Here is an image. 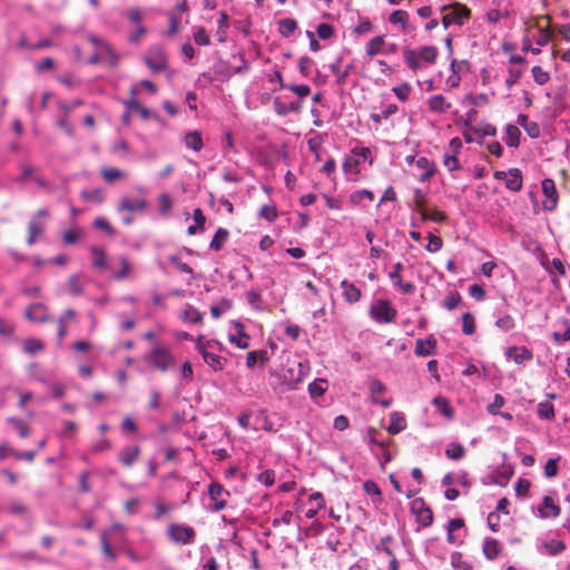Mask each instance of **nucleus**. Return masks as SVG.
I'll list each match as a JSON object with an SVG mask.
<instances>
[{"label":"nucleus","mask_w":570,"mask_h":570,"mask_svg":"<svg viewBox=\"0 0 570 570\" xmlns=\"http://www.w3.org/2000/svg\"><path fill=\"white\" fill-rule=\"evenodd\" d=\"M229 232L223 227H219L210 242V248L219 252L223 248V245L227 242Z\"/></svg>","instance_id":"cd10ccee"},{"label":"nucleus","mask_w":570,"mask_h":570,"mask_svg":"<svg viewBox=\"0 0 570 570\" xmlns=\"http://www.w3.org/2000/svg\"><path fill=\"white\" fill-rule=\"evenodd\" d=\"M445 455L450 460H460L465 455V449L462 444L450 443L445 450Z\"/></svg>","instance_id":"4c0bfd02"},{"label":"nucleus","mask_w":570,"mask_h":570,"mask_svg":"<svg viewBox=\"0 0 570 570\" xmlns=\"http://www.w3.org/2000/svg\"><path fill=\"white\" fill-rule=\"evenodd\" d=\"M68 293L79 296L83 292V282L79 275H71L67 281Z\"/></svg>","instance_id":"7c9ffc66"},{"label":"nucleus","mask_w":570,"mask_h":570,"mask_svg":"<svg viewBox=\"0 0 570 570\" xmlns=\"http://www.w3.org/2000/svg\"><path fill=\"white\" fill-rule=\"evenodd\" d=\"M419 58L428 63H434L438 58V49L434 46H424L417 51Z\"/></svg>","instance_id":"f704fd0d"},{"label":"nucleus","mask_w":570,"mask_h":570,"mask_svg":"<svg viewBox=\"0 0 570 570\" xmlns=\"http://www.w3.org/2000/svg\"><path fill=\"white\" fill-rule=\"evenodd\" d=\"M392 91L401 101H406L411 94V86L407 82H403L392 88Z\"/></svg>","instance_id":"5fc2aeb1"},{"label":"nucleus","mask_w":570,"mask_h":570,"mask_svg":"<svg viewBox=\"0 0 570 570\" xmlns=\"http://www.w3.org/2000/svg\"><path fill=\"white\" fill-rule=\"evenodd\" d=\"M274 106L276 114L279 116H285L291 112L297 114L302 109V102L299 101L285 104L279 100H275Z\"/></svg>","instance_id":"393cba45"},{"label":"nucleus","mask_w":570,"mask_h":570,"mask_svg":"<svg viewBox=\"0 0 570 570\" xmlns=\"http://www.w3.org/2000/svg\"><path fill=\"white\" fill-rule=\"evenodd\" d=\"M259 216L272 223L277 218V210L274 206L264 205L259 210Z\"/></svg>","instance_id":"338daca9"},{"label":"nucleus","mask_w":570,"mask_h":570,"mask_svg":"<svg viewBox=\"0 0 570 570\" xmlns=\"http://www.w3.org/2000/svg\"><path fill=\"white\" fill-rule=\"evenodd\" d=\"M342 58H338L335 62L330 66L331 71L336 76L337 85H344L347 77L350 76L353 66L348 65L345 69H341Z\"/></svg>","instance_id":"5701e85b"},{"label":"nucleus","mask_w":570,"mask_h":570,"mask_svg":"<svg viewBox=\"0 0 570 570\" xmlns=\"http://www.w3.org/2000/svg\"><path fill=\"white\" fill-rule=\"evenodd\" d=\"M403 271V264L397 262L393 265V271L389 274L393 285L399 288L402 294L412 295L415 292V285L411 282H403L401 272Z\"/></svg>","instance_id":"0eeeda50"},{"label":"nucleus","mask_w":570,"mask_h":570,"mask_svg":"<svg viewBox=\"0 0 570 570\" xmlns=\"http://www.w3.org/2000/svg\"><path fill=\"white\" fill-rule=\"evenodd\" d=\"M462 302V297L459 293H451L449 294L444 302H443V306L449 309V311H452L454 308H456Z\"/></svg>","instance_id":"4d7b16f0"},{"label":"nucleus","mask_w":570,"mask_h":570,"mask_svg":"<svg viewBox=\"0 0 570 570\" xmlns=\"http://www.w3.org/2000/svg\"><path fill=\"white\" fill-rule=\"evenodd\" d=\"M81 235L82 233L80 229L70 228L63 232L62 239L66 244H76L80 239Z\"/></svg>","instance_id":"13d9d810"},{"label":"nucleus","mask_w":570,"mask_h":570,"mask_svg":"<svg viewBox=\"0 0 570 570\" xmlns=\"http://www.w3.org/2000/svg\"><path fill=\"white\" fill-rule=\"evenodd\" d=\"M520 129L514 125H508L505 128V144L509 147H518L520 144Z\"/></svg>","instance_id":"c85d7f7f"},{"label":"nucleus","mask_w":570,"mask_h":570,"mask_svg":"<svg viewBox=\"0 0 570 570\" xmlns=\"http://www.w3.org/2000/svg\"><path fill=\"white\" fill-rule=\"evenodd\" d=\"M147 206V202L145 198H135L131 199L127 196L121 197L120 203L118 205L117 210L119 213L127 212L129 214H132L135 212H142L145 210Z\"/></svg>","instance_id":"9b49d317"},{"label":"nucleus","mask_w":570,"mask_h":570,"mask_svg":"<svg viewBox=\"0 0 570 570\" xmlns=\"http://www.w3.org/2000/svg\"><path fill=\"white\" fill-rule=\"evenodd\" d=\"M94 226L97 229L105 230L110 236H114L116 234L115 229L111 227L109 222L104 217H97L94 222Z\"/></svg>","instance_id":"774afa93"},{"label":"nucleus","mask_w":570,"mask_h":570,"mask_svg":"<svg viewBox=\"0 0 570 570\" xmlns=\"http://www.w3.org/2000/svg\"><path fill=\"white\" fill-rule=\"evenodd\" d=\"M307 367L297 360H287L281 370L282 385L286 390H294L304 380Z\"/></svg>","instance_id":"f257e3e1"},{"label":"nucleus","mask_w":570,"mask_h":570,"mask_svg":"<svg viewBox=\"0 0 570 570\" xmlns=\"http://www.w3.org/2000/svg\"><path fill=\"white\" fill-rule=\"evenodd\" d=\"M403 57H404L405 63L407 65V67L410 69L415 71L421 68L419 55L414 49L404 48Z\"/></svg>","instance_id":"473e14b6"},{"label":"nucleus","mask_w":570,"mask_h":570,"mask_svg":"<svg viewBox=\"0 0 570 570\" xmlns=\"http://www.w3.org/2000/svg\"><path fill=\"white\" fill-rule=\"evenodd\" d=\"M428 238H429V244L425 247V249L428 252L435 253L442 248L443 242H442L441 237H439L434 234H429Z\"/></svg>","instance_id":"e2e57ef3"},{"label":"nucleus","mask_w":570,"mask_h":570,"mask_svg":"<svg viewBox=\"0 0 570 570\" xmlns=\"http://www.w3.org/2000/svg\"><path fill=\"white\" fill-rule=\"evenodd\" d=\"M523 186V178L521 170L518 168H511L508 171V176L505 178V187L511 191H520Z\"/></svg>","instance_id":"a211bd4d"},{"label":"nucleus","mask_w":570,"mask_h":570,"mask_svg":"<svg viewBox=\"0 0 570 570\" xmlns=\"http://www.w3.org/2000/svg\"><path fill=\"white\" fill-rule=\"evenodd\" d=\"M411 510L416 515V521L422 527H430L433 523V512L422 498L413 500Z\"/></svg>","instance_id":"423d86ee"},{"label":"nucleus","mask_w":570,"mask_h":570,"mask_svg":"<svg viewBox=\"0 0 570 570\" xmlns=\"http://www.w3.org/2000/svg\"><path fill=\"white\" fill-rule=\"evenodd\" d=\"M185 144L188 148L193 149L194 151H200L202 148L204 147L200 131L195 130L187 132L185 135Z\"/></svg>","instance_id":"bb28decb"},{"label":"nucleus","mask_w":570,"mask_h":570,"mask_svg":"<svg viewBox=\"0 0 570 570\" xmlns=\"http://www.w3.org/2000/svg\"><path fill=\"white\" fill-rule=\"evenodd\" d=\"M283 88H287L299 98H305L311 94V87L308 85H282Z\"/></svg>","instance_id":"bf43d9fd"},{"label":"nucleus","mask_w":570,"mask_h":570,"mask_svg":"<svg viewBox=\"0 0 570 570\" xmlns=\"http://www.w3.org/2000/svg\"><path fill=\"white\" fill-rule=\"evenodd\" d=\"M194 40L199 46H208L210 43V38L203 27L196 29L194 33Z\"/></svg>","instance_id":"680f3d73"},{"label":"nucleus","mask_w":570,"mask_h":570,"mask_svg":"<svg viewBox=\"0 0 570 570\" xmlns=\"http://www.w3.org/2000/svg\"><path fill=\"white\" fill-rule=\"evenodd\" d=\"M237 335H230L229 341L239 348H247L249 346V336L244 333L242 324H237Z\"/></svg>","instance_id":"72a5a7b5"},{"label":"nucleus","mask_w":570,"mask_h":570,"mask_svg":"<svg viewBox=\"0 0 570 570\" xmlns=\"http://www.w3.org/2000/svg\"><path fill=\"white\" fill-rule=\"evenodd\" d=\"M429 109L432 112L443 114L451 108V104L446 101L443 95H435L428 100Z\"/></svg>","instance_id":"412c9836"},{"label":"nucleus","mask_w":570,"mask_h":570,"mask_svg":"<svg viewBox=\"0 0 570 570\" xmlns=\"http://www.w3.org/2000/svg\"><path fill=\"white\" fill-rule=\"evenodd\" d=\"M385 47L386 42L384 36H376L366 43L365 55L368 58H373L380 53H384Z\"/></svg>","instance_id":"f3484780"},{"label":"nucleus","mask_w":570,"mask_h":570,"mask_svg":"<svg viewBox=\"0 0 570 570\" xmlns=\"http://www.w3.org/2000/svg\"><path fill=\"white\" fill-rule=\"evenodd\" d=\"M145 63L153 72H160L167 69L168 59L163 49H155L145 56Z\"/></svg>","instance_id":"6e6552de"},{"label":"nucleus","mask_w":570,"mask_h":570,"mask_svg":"<svg viewBox=\"0 0 570 570\" xmlns=\"http://www.w3.org/2000/svg\"><path fill=\"white\" fill-rule=\"evenodd\" d=\"M118 261L120 264V269L114 275V277L118 281H121L129 275L131 271V264L126 256H120Z\"/></svg>","instance_id":"8fccbe9b"},{"label":"nucleus","mask_w":570,"mask_h":570,"mask_svg":"<svg viewBox=\"0 0 570 570\" xmlns=\"http://www.w3.org/2000/svg\"><path fill=\"white\" fill-rule=\"evenodd\" d=\"M233 306L232 301L227 298H223L219 304L213 305L210 307V314L214 318H218L223 313L229 311Z\"/></svg>","instance_id":"49530a36"},{"label":"nucleus","mask_w":570,"mask_h":570,"mask_svg":"<svg viewBox=\"0 0 570 570\" xmlns=\"http://www.w3.org/2000/svg\"><path fill=\"white\" fill-rule=\"evenodd\" d=\"M199 353L203 356L204 362L212 367L215 372L223 371L227 360L218 354L206 351L205 346L198 347Z\"/></svg>","instance_id":"f8f14e48"},{"label":"nucleus","mask_w":570,"mask_h":570,"mask_svg":"<svg viewBox=\"0 0 570 570\" xmlns=\"http://www.w3.org/2000/svg\"><path fill=\"white\" fill-rule=\"evenodd\" d=\"M316 32L321 39L326 40L334 36V28L330 23H321L317 26Z\"/></svg>","instance_id":"052dcab7"},{"label":"nucleus","mask_w":570,"mask_h":570,"mask_svg":"<svg viewBox=\"0 0 570 570\" xmlns=\"http://www.w3.org/2000/svg\"><path fill=\"white\" fill-rule=\"evenodd\" d=\"M100 543H101V550H102L104 556L107 559H109L111 561H115L117 559V554L111 549L109 537H108V534L106 532L101 533V535H100Z\"/></svg>","instance_id":"a19ab883"},{"label":"nucleus","mask_w":570,"mask_h":570,"mask_svg":"<svg viewBox=\"0 0 570 570\" xmlns=\"http://www.w3.org/2000/svg\"><path fill=\"white\" fill-rule=\"evenodd\" d=\"M532 76L534 81L538 85H546L550 80V75L548 71L543 70L540 66H534L532 68Z\"/></svg>","instance_id":"864d4df0"},{"label":"nucleus","mask_w":570,"mask_h":570,"mask_svg":"<svg viewBox=\"0 0 570 570\" xmlns=\"http://www.w3.org/2000/svg\"><path fill=\"white\" fill-rule=\"evenodd\" d=\"M542 193L546 196V200L543 202L544 210L552 212L557 208L558 205V193L556 188V184L553 179L546 178L541 183Z\"/></svg>","instance_id":"9d476101"},{"label":"nucleus","mask_w":570,"mask_h":570,"mask_svg":"<svg viewBox=\"0 0 570 570\" xmlns=\"http://www.w3.org/2000/svg\"><path fill=\"white\" fill-rule=\"evenodd\" d=\"M399 110L395 104H390L382 114H372L370 117L375 124H381L382 119H389L392 115H394Z\"/></svg>","instance_id":"de8ad7c7"},{"label":"nucleus","mask_w":570,"mask_h":570,"mask_svg":"<svg viewBox=\"0 0 570 570\" xmlns=\"http://www.w3.org/2000/svg\"><path fill=\"white\" fill-rule=\"evenodd\" d=\"M8 422L17 430L21 438H27L30 434V426L24 421L17 417H9Z\"/></svg>","instance_id":"a18cd8bd"},{"label":"nucleus","mask_w":570,"mask_h":570,"mask_svg":"<svg viewBox=\"0 0 570 570\" xmlns=\"http://www.w3.org/2000/svg\"><path fill=\"white\" fill-rule=\"evenodd\" d=\"M442 11L444 12L442 24L445 29L452 24L462 26L471 16V10L460 2L444 6L442 7Z\"/></svg>","instance_id":"f03ea898"},{"label":"nucleus","mask_w":570,"mask_h":570,"mask_svg":"<svg viewBox=\"0 0 570 570\" xmlns=\"http://www.w3.org/2000/svg\"><path fill=\"white\" fill-rule=\"evenodd\" d=\"M538 511L541 518L549 519L559 517L561 509L553 502L551 497L546 495L543 498L542 505L539 507Z\"/></svg>","instance_id":"2eb2a0df"},{"label":"nucleus","mask_w":570,"mask_h":570,"mask_svg":"<svg viewBox=\"0 0 570 570\" xmlns=\"http://www.w3.org/2000/svg\"><path fill=\"white\" fill-rule=\"evenodd\" d=\"M416 166L425 170L421 177L422 181L430 179L434 175V168L426 157H420L416 160Z\"/></svg>","instance_id":"3c124183"},{"label":"nucleus","mask_w":570,"mask_h":570,"mask_svg":"<svg viewBox=\"0 0 570 570\" xmlns=\"http://www.w3.org/2000/svg\"><path fill=\"white\" fill-rule=\"evenodd\" d=\"M406 420L404 415L400 412H392L390 414V425L387 426V432L392 435L400 433L405 430Z\"/></svg>","instance_id":"aec40b11"},{"label":"nucleus","mask_w":570,"mask_h":570,"mask_svg":"<svg viewBox=\"0 0 570 570\" xmlns=\"http://www.w3.org/2000/svg\"><path fill=\"white\" fill-rule=\"evenodd\" d=\"M43 229H45V224L41 220H39L37 218H32L30 220V223L28 225L29 236L27 238V243L29 246L35 244L37 237L42 234Z\"/></svg>","instance_id":"a878e982"},{"label":"nucleus","mask_w":570,"mask_h":570,"mask_svg":"<svg viewBox=\"0 0 570 570\" xmlns=\"http://www.w3.org/2000/svg\"><path fill=\"white\" fill-rule=\"evenodd\" d=\"M146 361L160 372H166L175 363V360L168 350L159 344H155L154 348L146 357Z\"/></svg>","instance_id":"7ed1b4c3"},{"label":"nucleus","mask_w":570,"mask_h":570,"mask_svg":"<svg viewBox=\"0 0 570 570\" xmlns=\"http://www.w3.org/2000/svg\"><path fill=\"white\" fill-rule=\"evenodd\" d=\"M168 261L171 265H174L179 272L186 273V274H193V268L185 262L180 259L178 255H170L168 256Z\"/></svg>","instance_id":"603ef678"},{"label":"nucleus","mask_w":570,"mask_h":570,"mask_svg":"<svg viewBox=\"0 0 570 570\" xmlns=\"http://www.w3.org/2000/svg\"><path fill=\"white\" fill-rule=\"evenodd\" d=\"M167 535L177 544H190L194 542L196 533L189 525L173 523L168 527Z\"/></svg>","instance_id":"39448f33"},{"label":"nucleus","mask_w":570,"mask_h":570,"mask_svg":"<svg viewBox=\"0 0 570 570\" xmlns=\"http://www.w3.org/2000/svg\"><path fill=\"white\" fill-rule=\"evenodd\" d=\"M100 176L107 184H114L126 177V171L115 167H102Z\"/></svg>","instance_id":"b1692460"},{"label":"nucleus","mask_w":570,"mask_h":570,"mask_svg":"<svg viewBox=\"0 0 570 570\" xmlns=\"http://www.w3.org/2000/svg\"><path fill=\"white\" fill-rule=\"evenodd\" d=\"M160 214H168L171 210L173 202L169 195L161 194L158 198Z\"/></svg>","instance_id":"69168bd1"},{"label":"nucleus","mask_w":570,"mask_h":570,"mask_svg":"<svg viewBox=\"0 0 570 570\" xmlns=\"http://www.w3.org/2000/svg\"><path fill=\"white\" fill-rule=\"evenodd\" d=\"M397 312L387 299L375 302L370 308V316L377 323H393Z\"/></svg>","instance_id":"20e7f679"},{"label":"nucleus","mask_w":570,"mask_h":570,"mask_svg":"<svg viewBox=\"0 0 570 570\" xmlns=\"http://www.w3.org/2000/svg\"><path fill=\"white\" fill-rule=\"evenodd\" d=\"M407 19H409V14L404 10H395L389 17V21L391 23H393V24H401L403 30L406 29Z\"/></svg>","instance_id":"79ce46f5"},{"label":"nucleus","mask_w":570,"mask_h":570,"mask_svg":"<svg viewBox=\"0 0 570 570\" xmlns=\"http://www.w3.org/2000/svg\"><path fill=\"white\" fill-rule=\"evenodd\" d=\"M363 489L364 491L366 492V494L368 495H375L379 498V500L382 499V492L377 485L376 482H374L373 480H366L363 484Z\"/></svg>","instance_id":"0e129e2a"},{"label":"nucleus","mask_w":570,"mask_h":570,"mask_svg":"<svg viewBox=\"0 0 570 570\" xmlns=\"http://www.w3.org/2000/svg\"><path fill=\"white\" fill-rule=\"evenodd\" d=\"M183 318L184 321L190 322L193 324H200L203 322V313H200L194 306L187 305L183 312Z\"/></svg>","instance_id":"e433bc0d"},{"label":"nucleus","mask_w":570,"mask_h":570,"mask_svg":"<svg viewBox=\"0 0 570 570\" xmlns=\"http://www.w3.org/2000/svg\"><path fill=\"white\" fill-rule=\"evenodd\" d=\"M208 494H209L210 499L214 501L212 511L219 512L226 508L227 502H226L225 497H228L229 492L226 491L222 484L210 483L208 485Z\"/></svg>","instance_id":"1a4fd4ad"},{"label":"nucleus","mask_w":570,"mask_h":570,"mask_svg":"<svg viewBox=\"0 0 570 570\" xmlns=\"http://www.w3.org/2000/svg\"><path fill=\"white\" fill-rule=\"evenodd\" d=\"M91 253L94 255L92 265L97 269L106 268V253L104 249L98 247H92Z\"/></svg>","instance_id":"37998d69"},{"label":"nucleus","mask_w":570,"mask_h":570,"mask_svg":"<svg viewBox=\"0 0 570 570\" xmlns=\"http://www.w3.org/2000/svg\"><path fill=\"white\" fill-rule=\"evenodd\" d=\"M341 286L343 288V296L348 303L353 304L360 301L362 296L361 289L353 283L342 281Z\"/></svg>","instance_id":"4be33fe9"},{"label":"nucleus","mask_w":570,"mask_h":570,"mask_svg":"<svg viewBox=\"0 0 570 570\" xmlns=\"http://www.w3.org/2000/svg\"><path fill=\"white\" fill-rule=\"evenodd\" d=\"M433 404L445 417H448V419L453 417V414H454L453 409L445 397H443V396L434 397Z\"/></svg>","instance_id":"c9c22d12"},{"label":"nucleus","mask_w":570,"mask_h":570,"mask_svg":"<svg viewBox=\"0 0 570 570\" xmlns=\"http://www.w3.org/2000/svg\"><path fill=\"white\" fill-rule=\"evenodd\" d=\"M546 552L550 556H557L566 550V544L560 540H551L543 543Z\"/></svg>","instance_id":"ea45409f"},{"label":"nucleus","mask_w":570,"mask_h":570,"mask_svg":"<svg viewBox=\"0 0 570 570\" xmlns=\"http://www.w3.org/2000/svg\"><path fill=\"white\" fill-rule=\"evenodd\" d=\"M193 217H194L195 222H194V225H190L188 227V229H187L188 235H195L197 233V230L204 229V226H205L206 218L200 208L194 209Z\"/></svg>","instance_id":"2f4dec72"},{"label":"nucleus","mask_w":570,"mask_h":570,"mask_svg":"<svg viewBox=\"0 0 570 570\" xmlns=\"http://www.w3.org/2000/svg\"><path fill=\"white\" fill-rule=\"evenodd\" d=\"M501 544L497 539L485 538L483 542V553L490 561L495 560L501 553Z\"/></svg>","instance_id":"6ab92c4d"},{"label":"nucleus","mask_w":570,"mask_h":570,"mask_svg":"<svg viewBox=\"0 0 570 570\" xmlns=\"http://www.w3.org/2000/svg\"><path fill=\"white\" fill-rule=\"evenodd\" d=\"M81 197L88 202H95L101 204L105 200V196L100 189L96 188L92 190H83Z\"/></svg>","instance_id":"6e6d98bb"},{"label":"nucleus","mask_w":570,"mask_h":570,"mask_svg":"<svg viewBox=\"0 0 570 570\" xmlns=\"http://www.w3.org/2000/svg\"><path fill=\"white\" fill-rule=\"evenodd\" d=\"M435 348L436 340L433 335H430L426 340H416L414 353L416 356H429L434 354Z\"/></svg>","instance_id":"4468645a"},{"label":"nucleus","mask_w":570,"mask_h":570,"mask_svg":"<svg viewBox=\"0 0 570 570\" xmlns=\"http://www.w3.org/2000/svg\"><path fill=\"white\" fill-rule=\"evenodd\" d=\"M139 455L140 448L138 445H129L121 449L118 460L125 468H130L138 460Z\"/></svg>","instance_id":"ddd939ff"},{"label":"nucleus","mask_w":570,"mask_h":570,"mask_svg":"<svg viewBox=\"0 0 570 570\" xmlns=\"http://www.w3.org/2000/svg\"><path fill=\"white\" fill-rule=\"evenodd\" d=\"M298 28L297 21L292 18L283 19L278 22V31L283 37L292 36Z\"/></svg>","instance_id":"c756f323"},{"label":"nucleus","mask_w":570,"mask_h":570,"mask_svg":"<svg viewBox=\"0 0 570 570\" xmlns=\"http://www.w3.org/2000/svg\"><path fill=\"white\" fill-rule=\"evenodd\" d=\"M538 415L541 419L552 420L554 419V407L551 402H540L538 404Z\"/></svg>","instance_id":"c03bdc74"},{"label":"nucleus","mask_w":570,"mask_h":570,"mask_svg":"<svg viewBox=\"0 0 570 570\" xmlns=\"http://www.w3.org/2000/svg\"><path fill=\"white\" fill-rule=\"evenodd\" d=\"M505 354L517 364H522L524 361H530L533 357L532 352L524 346H510Z\"/></svg>","instance_id":"dca6fc26"},{"label":"nucleus","mask_w":570,"mask_h":570,"mask_svg":"<svg viewBox=\"0 0 570 570\" xmlns=\"http://www.w3.org/2000/svg\"><path fill=\"white\" fill-rule=\"evenodd\" d=\"M475 330H476V326H475V321H474V316L466 312L462 315V332L465 334V335H473L475 333Z\"/></svg>","instance_id":"58836bf2"},{"label":"nucleus","mask_w":570,"mask_h":570,"mask_svg":"<svg viewBox=\"0 0 570 570\" xmlns=\"http://www.w3.org/2000/svg\"><path fill=\"white\" fill-rule=\"evenodd\" d=\"M421 217L423 220H432L435 223H443L446 219L445 213L441 212L439 209H432V210L425 209L421 214Z\"/></svg>","instance_id":"09e8293b"}]
</instances>
